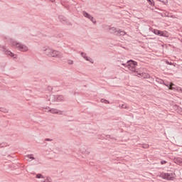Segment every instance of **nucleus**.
Instances as JSON below:
<instances>
[{
	"instance_id": "1",
	"label": "nucleus",
	"mask_w": 182,
	"mask_h": 182,
	"mask_svg": "<svg viewBox=\"0 0 182 182\" xmlns=\"http://www.w3.org/2000/svg\"><path fill=\"white\" fill-rule=\"evenodd\" d=\"M8 42L10 46L18 49V50H20V52H28V46H26L25 44L18 43L15 40L10 38L8 40Z\"/></svg>"
},
{
	"instance_id": "2",
	"label": "nucleus",
	"mask_w": 182,
	"mask_h": 182,
	"mask_svg": "<svg viewBox=\"0 0 182 182\" xmlns=\"http://www.w3.org/2000/svg\"><path fill=\"white\" fill-rule=\"evenodd\" d=\"M45 55L50 56V58H63L62 53L53 50L52 48H46L43 50Z\"/></svg>"
},
{
	"instance_id": "3",
	"label": "nucleus",
	"mask_w": 182,
	"mask_h": 182,
	"mask_svg": "<svg viewBox=\"0 0 182 182\" xmlns=\"http://www.w3.org/2000/svg\"><path fill=\"white\" fill-rule=\"evenodd\" d=\"M128 69L132 72V73H134L135 75L137 73L136 71V68L137 66V63L134 60H129L127 62Z\"/></svg>"
},
{
	"instance_id": "4",
	"label": "nucleus",
	"mask_w": 182,
	"mask_h": 182,
	"mask_svg": "<svg viewBox=\"0 0 182 182\" xmlns=\"http://www.w3.org/2000/svg\"><path fill=\"white\" fill-rule=\"evenodd\" d=\"M109 33H114V35H117V36H124V35H126V32L120 29H117L114 27L109 28Z\"/></svg>"
},
{
	"instance_id": "5",
	"label": "nucleus",
	"mask_w": 182,
	"mask_h": 182,
	"mask_svg": "<svg viewBox=\"0 0 182 182\" xmlns=\"http://www.w3.org/2000/svg\"><path fill=\"white\" fill-rule=\"evenodd\" d=\"M159 177H161V178H163L164 180H168L169 181H171V180L174 178V173H168L163 172L159 175Z\"/></svg>"
},
{
	"instance_id": "6",
	"label": "nucleus",
	"mask_w": 182,
	"mask_h": 182,
	"mask_svg": "<svg viewBox=\"0 0 182 182\" xmlns=\"http://www.w3.org/2000/svg\"><path fill=\"white\" fill-rule=\"evenodd\" d=\"M82 15L83 16H85V18H87L88 19H90L92 22V23L96 24V20H95V18H93V16H92L87 12H86L85 11H83Z\"/></svg>"
},
{
	"instance_id": "7",
	"label": "nucleus",
	"mask_w": 182,
	"mask_h": 182,
	"mask_svg": "<svg viewBox=\"0 0 182 182\" xmlns=\"http://www.w3.org/2000/svg\"><path fill=\"white\" fill-rule=\"evenodd\" d=\"M4 52L6 55H8L9 56H11V58H14V59H16V55L14 54V53L6 50V48H4Z\"/></svg>"
},
{
	"instance_id": "8",
	"label": "nucleus",
	"mask_w": 182,
	"mask_h": 182,
	"mask_svg": "<svg viewBox=\"0 0 182 182\" xmlns=\"http://www.w3.org/2000/svg\"><path fill=\"white\" fill-rule=\"evenodd\" d=\"M48 112H50V113H53V114H62L63 113L62 111L55 108L49 109Z\"/></svg>"
},
{
	"instance_id": "9",
	"label": "nucleus",
	"mask_w": 182,
	"mask_h": 182,
	"mask_svg": "<svg viewBox=\"0 0 182 182\" xmlns=\"http://www.w3.org/2000/svg\"><path fill=\"white\" fill-rule=\"evenodd\" d=\"M80 55L84 59H85V60H87L88 62H90L91 63H93V60L89 57H87L85 53L81 52Z\"/></svg>"
},
{
	"instance_id": "10",
	"label": "nucleus",
	"mask_w": 182,
	"mask_h": 182,
	"mask_svg": "<svg viewBox=\"0 0 182 182\" xmlns=\"http://www.w3.org/2000/svg\"><path fill=\"white\" fill-rule=\"evenodd\" d=\"M174 163H176V164H178L179 166H182V159L181 157L175 158Z\"/></svg>"
},
{
	"instance_id": "11",
	"label": "nucleus",
	"mask_w": 182,
	"mask_h": 182,
	"mask_svg": "<svg viewBox=\"0 0 182 182\" xmlns=\"http://www.w3.org/2000/svg\"><path fill=\"white\" fill-rule=\"evenodd\" d=\"M166 86L167 87H168V89H170V90H174L176 88L173 86H174V84L173 82H169L168 84L166 85Z\"/></svg>"
},
{
	"instance_id": "12",
	"label": "nucleus",
	"mask_w": 182,
	"mask_h": 182,
	"mask_svg": "<svg viewBox=\"0 0 182 182\" xmlns=\"http://www.w3.org/2000/svg\"><path fill=\"white\" fill-rule=\"evenodd\" d=\"M26 159L27 161H31V160H35V158L33 157V154H28L26 156Z\"/></svg>"
},
{
	"instance_id": "13",
	"label": "nucleus",
	"mask_w": 182,
	"mask_h": 182,
	"mask_svg": "<svg viewBox=\"0 0 182 182\" xmlns=\"http://www.w3.org/2000/svg\"><path fill=\"white\" fill-rule=\"evenodd\" d=\"M156 82H157L158 83H159L160 85H164V86H166V82H164V80L160 79V78H156Z\"/></svg>"
},
{
	"instance_id": "14",
	"label": "nucleus",
	"mask_w": 182,
	"mask_h": 182,
	"mask_svg": "<svg viewBox=\"0 0 182 182\" xmlns=\"http://www.w3.org/2000/svg\"><path fill=\"white\" fill-rule=\"evenodd\" d=\"M153 33L155 35H158V36H161V31L158 30V29H154Z\"/></svg>"
},
{
	"instance_id": "15",
	"label": "nucleus",
	"mask_w": 182,
	"mask_h": 182,
	"mask_svg": "<svg viewBox=\"0 0 182 182\" xmlns=\"http://www.w3.org/2000/svg\"><path fill=\"white\" fill-rule=\"evenodd\" d=\"M160 36H164V38H168V33L167 31H161Z\"/></svg>"
},
{
	"instance_id": "16",
	"label": "nucleus",
	"mask_w": 182,
	"mask_h": 182,
	"mask_svg": "<svg viewBox=\"0 0 182 182\" xmlns=\"http://www.w3.org/2000/svg\"><path fill=\"white\" fill-rule=\"evenodd\" d=\"M63 96L60 95L55 97V102H62L63 100Z\"/></svg>"
},
{
	"instance_id": "17",
	"label": "nucleus",
	"mask_w": 182,
	"mask_h": 182,
	"mask_svg": "<svg viewBox=\"0 0 182 182\" xmlns=\"http://www.w3.org/2000/svg\"><path fill=\"white\" fill-rule=\"evenodd\" d=\"M100 102L101 103H105V105H110V102H109L107 100L101 99Z\"/></svg>"
},
{
	"instance_id": "18",
	"label": "nucleus",
	"mask_w": 182,
	"mask_h": 182,
	"mask_svg": "<svg viewBox=\"0 0 182 182\" xmlns=\"http://www.w3.org/2000/svg\"><path fill=\"white\" fill-rule=\"evenodd\" d=\"M58 19L60 21V22H63V21H66V18L63 16H59Z\"/></svg>"
},
{
	"instance_id": "19",
	"label": "nucleus",
	"mask_w": 182,
	"mask_h": 182,
	"mask_svg": "<svg viewBox=\"0 0 182 182\" xmlns=\"http://www.w3.org/2000/svg\"><path fill=\"white\" fill-rule=\"evenodd\" d=\"M139 147H143V149H149V144H139Z\"/></svg>"
},
{
	"instance_id": "20",
	"label": "nucleus",
	"mask_w": 182,
	"mask_h": 182,
	"mask_svg": "<svg viewBox=\"0 0 182 182\" xmlns=\"http://www.w3.org/2000/svg\"><path fill=\"white\" fill-rule=\"evenodd\" d=\"M0 112H3V113H8V109L4 107L0 108Z\"/></svg>"
},
{
	"instance_id": "21",
	"label": "nucleus",
	"mask_w": 182,
	"mask_h": 182,
	"mask_svg": "<svg viewBox=\"0 0 182 182\" xmlns=\"http://www.w3.org/2000/svg\"><path fill=\"white\" fill-rule=\"evenodd\" d=\"M149 5H151V6H154V0H146Z\"/></svg>"
},
{
	"instance_id": "22",
	"label": "nucleus",
	"mask_w": 182,
	"mask_h": 182,
	"mask_svg": "<svg viewBox=\"0 0 182 182\" xmlns=\"http://www.w3.org/2000/svg\"><path fill=\"white\" fill-rule=\"evenodd\" d=\"M36 178H44V177L42 173H38L36 176Z\"/></svg>"
},
{
	"instance_id": "23",
	"label": "nucleus",
	"mask_w": 182,
	"mask_h": 182,
	"mask_svg": "<svg viewBox=\"0 0 182 182\" xmlns=\"http://www.w3.org/2000/svg\"><path fill=\"white\" fill-rule=\"evenodd\" d=\"M6 146H8V144L5 142L0 144V148L1 147H6Z\"/></svg>"
},
{
	"instance_id": "24",
	"label": "nucleus",
	"mask_w": 182,
	"mask_h": 182,
	"mask_svg": "<svg viewBox=\"0 0 182 182\" xmlns=\"http://www.w3.org/2000/svg\"><path fill=\"white\" fill-rule=\"evenodd\" d=\"M122 109H127V105L126 104H122V106L119 105Z\"/></svg>"
},
{
	"instance_id": "25",
	"label": "nucleus",
	"mask_w": 182,
	"mask_h": 182,
	"mask_svg": "<svg viewBox=\"0 0 182 182\" xmlns=\"http://www.w3.org/2000/svg\"><path fill=\"white\" fill-rule=\"evenodd\" d=\"M68 63V65H73V60H69Z\"/></svg>"
},
{
	"instance_id": "26",
	"label": "nucleus",
	"mask_w": 182,
	"mask_h": 182,
	"mask_svg": "<svg viewBox=\"0 0 182 182\" xmlns=\"http://www.w3.org/2000/svg\"><path fill=\"white\" fill-rule=\"evenodd\" d=\"M167 163V161H164V160H162L161 161V164H166Z\"/></svg>"
},
{
	"instance_id": "27",
	"label": "nucleus",
	"mask_w": 182,
	"mask_h": 182,
	"mask_svg": "<svg viewBox=\"0 0 182 182\" xmlns=\"http://www.w3.org/2000/svg\"><path fill=\"white\" fill-rule=\"evenodd\" d=\"M46 141H52V139L47 138V139H46Z\"/></svg>"
},
{
	"instance_id": "28",
	"label": "nucleus",
	"mask_w": 182,
	"mask_h": 182,
	"mask_svg": "<svg viewBox=\"0 0 182 182\" xmlns=\"http://www.w3.org/2000/svg\"><path fill=\"white\" fill-rule=\"evenodd\" d=\"M166 63H167V65H173V63H170L168 61H167Z\"/></svg>"
},
{
	"instance_id": "29",
	"label": "nucleus",
	"mask_w": 182,
	"mask_h": 182,
	"mask_svg": "<svg viewBox=\"0 0 182 182\" xmlns=\"http://www.w3.org/2000/svg\"><path fill=\"white\" fill-rule=\"evenodd\" d=\"M50 2H55V0H50Z\"/></svg>"
},
{
	"instance_id": "30",
	"label": "nucleus",
	"mask_w": 182,
	"mask_h": 182,
	"mask_svg": "<svg viewBox=\"0 0 182 182\" xmlns=\"http://www.w3.org/2000/svg\"><path fill=\"white\" fill-rule=\"evenodd\" d=\"M164 4H167V0H166L165 1H164Z\"/></svg>"
},
{
	"instance_id": "31",
	"label": "nucleus",
	"mask_w": 182,
	"mask_h": 182,
	"mask_svg": "<svg viewBox=\"0 0 182 182\" xmlns=\"http://www.w3.org/2000/svg\"><path fill=\"white\" fill-rule=\"evenodd\" d=\"M122 65H123L124 66V63H122Z\"/></svg>"
}]
</instances>
